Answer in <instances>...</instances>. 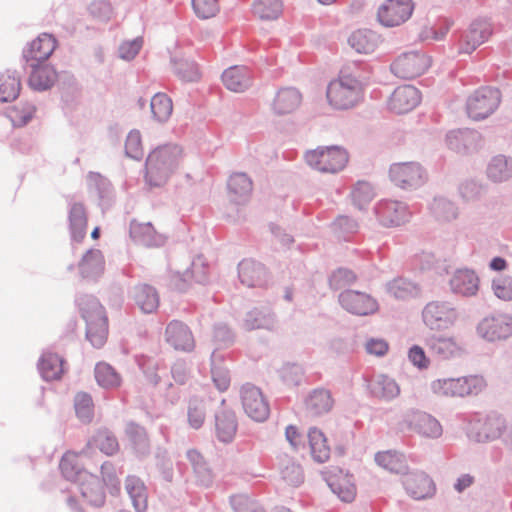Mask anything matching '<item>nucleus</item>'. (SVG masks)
Instances as JSON below:
<instances>
[{"instance_id":"obj_23","label":"nucleus","mask_w":512,"mask_h":512,"mask_svg":"<svg viewBox=\"0 0 512 512\" xmlns=\"http://www.w3.org/2000/svg\"><path fill=\"white\" fill-rule=\"evenodd\" d=\"M328 485L343 502H352L356 497V486L352 475L342 470L329 475Z\"/></svg>"},{"instance_id":"obj_7","label":"nucleus","mask_w":512,"mask_h":512,"mask_svg":"<svg viewBox=\"0 0 512 512\" xmlns=\"http://www.w3.org/2000/svg\"><path fill=\"white\" fill-rule=\"evenodd\" d=\"M390 180L403 189H416L427 181L425 169L417 162L394 163L389 169Z\"/></svg>"},{"instance_id":"obj_57","label":"nucleus","mask_w":512,"mask_h":512,"mask_svg":"<svg viewBox=\"0 0 512 512\" xmlns=\"http://www.w3.org/2000/svg\"><path fill=\"white\" fill-rule=\"evenodd\" d=\"M374 197L372 186L367 182H358L352 191V199L355 205L362 209Z\"/></svg>"},{"instance_id":"obj_50","label":"nucleus","mask_w":512,"mask_h":512,"mask_svg":"<svg viewBox=\"0 0 512 512\" xmlns=\"http://www.w3.org/2000/svg\"><path fill=\"white\" fill-rule=\"evenodd\" d=\"M95 378L98 384L105 388L118 387L121 382V378L114 368L104 362L96 365Z\"/></svg>"},{"instance_id":"obj_25","label":"nucleus","mask_w":512,"mask_h":512,"mask_svg":"<svg viewBox=\"0 0 512 512\" xmlns=\"http://www.w3.org/2000/svg\"><path fill=\"white\" fill-rule=\"evenodd\" d=\"M130 237L136 244L146 247L160 246L164 243V237L157 233L149 222L132 221L130 224Z\"/></svg>"},{"instance_id":"obj_12","label":"nucleus","mask_w":512,"mask_h":512,"mask_svg":"<svg viewBox=\"0 0 512 512\" xmlns=\"http://www.w3.org/2000/svg\"><path fill=\"white\" fill-rule=\"evenodd\" d=\"M456 318V310L447 303L431 302L423 311L424 322L431 329L447 328Z\"/></svg>"},{"instance_id":"obj_52","label":"nucleus","mask_w":512,"mask_h":512,"mask_svg":"<svg viewBox=\"0 0 512 512\" xmlns=\"http://www.w3.org/2000/svg\"><path fill=\"white\" fill-rule=\"evenodd\" d=\"M75 412L78 419L84 423H90L94 414L92 398L87 393H78L74 399Z\"/></svg>"},{"instance_id":"obj_54","label":"nucleus","mask_w":512,"mask_h":512,"mask_svg":"<svg viewBox=\"0 0 512 512\" xmlns=\"http://www.w3.org/2000/svg\"><path fill=\"white\" fill-rule=\"evenodd\" d=\"M192 7L196 16L201 19L215 17L220 10L218 0H192Z\"/></svg>"},{"instance_id":"obj_45","label":"nucleus","mask_w":512,"mask_h":512,"mask_svg":"<svg viewBox=\"0 0 512 512\" xmlns=\"http://www.w3.org/2000/svg\"><path fill=\"white\" fill-rule=\"evenodd\" d=\"M350 46L358 53L369 54L377 47L375 35L368 30H357L349 38Z\"/></svg>"},{"instance_id":"obj_30","label":"nucleus","mask_w":512,"mask_h":512,"mask_svg":"<svg viewBox=\"0 0 512 512\" xmlns=\"http://www.w3.org/2000/svg\"><path fill=\"white\" fill-rule=\"evenodd\" d=\"M229 196L236 204L245 203L252 193L253 185L250 178L244 173H235L228 181Z\"/></svg>"},{"instance_id":"obj_22","label":"nucleus","mask_w":512,"mask_h":512,"mask_svg":"<svg viewBox=\"0 0 512 512\" xmlns=\"http://www.w3.org/2000/svg\"><path fill=\"white\" fill-rule=\"evenodd\" d=\"M334 399L330 391L315 389L305 399L304 407L307 415L318 417L331 411Z\"/></svg>"},{"instance_id":"obj_60","label":"nucleus","mask_w":512,"mask_h":512,"mask_svg":"<svg viewBox=\"0 0 512 512\" xmlns=\"http://www.w3.org/2000/svg\"><path fill=\"white\" fill-rule=\"evenodd\" d=\"M493 290L495 295L502 300L512 299V280L499 277L493 281Z\"/></svg>"},{"instance_id":"obj_47","label":"nucleus","mask_w":512,"mask_h":512,"mask_svg":"<svg viewBox=\"0 0 512 512\" xmlns=\"http://www.w3.org/2000/svg\"><path fill=\"white\" fill-rule=\"evenodd\" d=\"M151 112L155 119L164 122L173 112L172 100L165 93H156L150 103Z\"/></svg>"},{"instance_id":"obj_15","label":"nucleus","mask_w":512,"mask_h":512,"mask_svg":"<svg viewBox=\"0 0 512 512\" xmlns=\"http://www.w3.org/2000/svg\"><path fill=\"white\" fill-rule=\"evenodd\" d=\"M56 46L57 41L51 34L42 33L29 43L23 52V56L30 66H35V63L46 61L52 55Z\"/></svg>"},{"instance_id":"obj_39","label":"nucleus","mask_w":512,"mask_h":512,"mask_svg":"<svg viewBox=\"0 0 512 512\" xmlns=\"http://www.w3.org/2000/svg\"><path fill=\"white\" fill-rule=\"evenodd\" d=\"M135 300L140 309L145 313H152L159 306V295L150 285L142 284L136 288Z\"/></svg>"},{"instance_id":"obj_28","label":"nucleus","mask_w":512,"mask_h":512,"mask_svg":"<svg viewBox=\"0 0 512 512\" xmlns=\"http://www.w3.org/2000/svg\"><path fill=\"white\" fill-rule=\"evenodd\" d=\"M69 229L72 239L81 242L87 233L88 215L82 203L75 202L71 205L69 214Z\"/></svg>"},{"instance_id":"obj_19","label":"nucleus","mask_w":512,"mask_h":512,"mask_svg":"<svg viewBox=\"0 0 512 512\" xmlns=\"http://www.w3.org/2000/svg\"><path fill=\"white\" fill-rule=\"evenodd\" d=\"M478 333L489 341L504 339L512 334V318L508 316L485 318L478 326Z\"/></svg>"},{"instance_id":"obj_32","label":"nucleus","mask_w":512,"mask_h":512,"mask_svg":"<svg viewBox=\"0 0 512 512\" xmlns=\"http://www.w3.org/2000/svg\"><path fill=\"white\" fill-rule=\"evenodd\" d=\"M32 72L29 77V85L34 90L49 89L57 80V73L55 69L47 64L40 65L35 63V66H30Z\"/></svg>"},{"instance_id":"obj_17","label":"nucleus","mask_w":512,"mask_h":512,"mask_svg":"<svg viewBox=\"0 0 512 512\" xmlns=\"http://www.w3.org/2000/svg\"><path fill=\"white\" fill-rule=\"evenodd\" d=\"M340 303L344 309L356 315H368L378 308L377 302L370 295L352 290L340 295Z\"/></svg>"},{"instance_id":"obj_59","label":"nucleus","mask_w":512,"mask_h":512,"mask_svg":"<svg viewBox=\"0 0 512 512\" xmlns=\"http://www.w3.org/2000/svg\"><path fill=\"white\" fill-rule=\"evenodd\" d=\"M207 268L201 260L194 261L191 268L183 274L186 282H203L206 279Z\"/></svg>"},{"instance_id":"obj_18","label":"nucleus","mask_w":512,"mask_h":512,"mask_svg":"<svg viewBox=\"0 0 512 512\" xmlns=\"http://www.w3.org/2000/svg\"><path fill=\"white\" fill-rule=\"evenodd\" d=\"M93 449H98L106 456H113L120 450V445L116 436L107 428L98 429L88 440L81 454L89 457Z\"/></svg>"},{"instance_id":"obj_16","label":"nucleus","mask_w":512,"mask_h":512,"mask_svg":"<svg viewBox=\"0 0 512 512\" xmlns=\"http://www.w3.org/2000/svg\"><path fill=\"white\" fill-rule=\"evenodd\" d=\"M421 101V95L417 88L411 85H403L394 90L388 106L396 114H404L413 110Z\"/></svg>"},{"instance_id":"obj_35","label":"nucleus","mask_w":512,"mask_h":512,"mask_svg":"<svg viewBox=\"0 0 512 512\" xmlns=\"http://www.w3.org/2000/svg\"><path fill=\"white\" fill-rule=\"evenodd\" d=\"M380 217L385 225L398 226L408 218L407 207L398 201H389L379 210Z\"/></svg>"},{"instance_id":"obj_9","label":"nucleus","mask_w":512,"mask_h":512,"mask_svg":"<svg viewBox=\"0 0 512 512\" xmlns=\"http://www.w3.org/2000/svg\"><path fill=\"white\" fill-rule=\"evenodd\" d=\"M414 10L411 0H385L378 8V21L385 27H395L405 23Z\"/></svg>"},{"instance_id":"obj_10","label":"nucleus","mask_w":512,"mask_h":512,"mask_svg":"<svg viewBox=\"0 0 512 512\" xmlns=\"http://www.w3.org/2000/svg\"><path fill=\"white\" fill-rule=\"evenodd\" d=\"M500 102L499 92L491 88L476 91L467 102V113L473 120H481L492 114Z\"/></svg>"},{"instance_id":"obj_58","label":"nucleus","mask_w":512,"mask_h":512,"mask_svg":"<svg viewBox=\"0 0 512 512\" xmlns=\"http://www.w3.org/2000/svg\"><path fill=\"white\" fill-rule=\"evenodd\" d=\"M282 478L287 484L297 486L303 481V472L301 467L294 462L287 463L281 470Z\"/></svg>"},{"instance_id":"obj_27","label":"nucleus","mask_w":512,"mask_h":512,"mask_svg":"<svg viewBox=\"0 0 512 512\" xmlns=\"http://www.w3.org/2000/svg\"><path fill=\"white\" fill-rule=\"evenodd\" d=\"M241 282L249 287L263 286L267 283L265 267L252 260H243L238 266Z\"/></svg>"},{"instance_id":"obj_20","label":"nucleus","mask_w":512,"mask_h":512,"mask_svg":"<svg viewBox=\"0 0 512 512\" xmlns=\"http://www.w3.org/2000/svg\"><path fill=\"white\" fill-rule=\"evenodd\" d=\"M403 485L408 494L415 499L431 497L435 492L433 480L424 472L406 474L403 478Z\"/></svg>"},{"instance_id":"obj_8","label":"nucleus","mask_w":512,"mask_h":512,"mask_svg":"<svg viewBox=\"0 0 512 512\" xmlns=\"http://www.w3.org/2000/svg\"><path fill=\"white\" fill-rule=\"evenodd\" d=\"M431 65L428 55L419 51L401 54L392 63L391 70L399 78L413 79L424 74Z\"/></svg>"},{"instance_id":"obj_21","label":"nucleus","mask_w":512,"mask_h":512,"mask_svg":"<svg viewBox=\"0 0 512 512\" xmlns=\"http://www.w3.org/2000/svg\"><path fill=\"white\" fill-rule=\"evenodd\" d=\"M491 33V26L488 22L476 21L472 23L460 42V52L472 53L477 47L488 40Z\"/></svg>"},{"instance_id":"obj_11","label":"nucleus","mask_w":512,"mask_h":512,"mask_svg":"<svg viewBox=\"0 0 512 512\" xmlns=\"http://www.w3.org/2000/svg\"><path fill=\"white\" fill-rule=\"evenodd\" d=\"M241 400L246 414L255 421H264L270 413L269 404L261 390L246 384L241 389Z\"/></svg>"},{"instance_id":"obj_31","label":"nucleus","mask_w":512,"mask_h":512,"mask_svg":"<svg viewBox=\"0 0 512 512\" xmlns=\"http://www.w3.org/2000/svg\"><path fill=\"white\" fill-rule=\"evenodd\" d=\"M225 87L233 92H243L251 83V75L246 67L233 66L222 74Z\"/></svg>"},{"instance_id":"obj_41","label":"nucleus","mask_w":512,"mask_h":512,"mask_svg":"<svg viewBox=\"0 0 512 512\" xmlns=\"http://www.w3.org/2000/svg\"><path fill=\"white\" fill-rule=\"evenodd\" d=\"M430 350L441 358H450L460 352V346L452 337L432 336L427 342Z\"/></svg>"},{"instance_id":"obj_53","label":"nucleus","mask_w":512,"mask_h":512,"mask_svg":"<svg viewBox=\"0 0 512 512\" xmlns=\"http://www.w3.org/2000/svg\"><path fill=\"white\" fill-rule=\"evenodd\" d=\"M188 423L193 429H199L205 422L206 413L204 405L197 399H192L188 404Z\"/></svg>"},{"instance_id":"obj_2","label":"nucleus","mask_w":512,"mask_h":512,"mask_svg":"<svg viewBox=\"0 0 512 512\" xmlns=\"http://www.w3.org/2000/svg\"><path fill=\"white\" fill-rule=\"evenodd\" d=\"M362 82L348 68H343L339 75L327 86L328 104L336 110H348L355 107L363 99Z\"/></svg>"},{"instance_id":"obj_37","label":"nucleus","mask_w":512,"mask_h":512,"mask_svg":"<svg viewBox=\"0 0 512 512\" xmlns=\"http://www.w3.org/2000/svg\"><path fill=\"white\" fill-rule=\"evenodd\" d=\"M126 490L137 512H145L148 507V495L144 483L134 476L126 479Z\"/></svg>"},{"instance_id":"obj_1","label":"nucleus","mask_w":512,"mask_h":512,"mask_svg":"<svg viewBox=\"0 0 512 512\" xmlns=\"http://www.w3.org/2000/svg\"><path fill=\"white\" fill-rule=\"evenodd\" d=\"M81 452H66L60 461V470L63 476L79 484L82 496L93 505L104 502V494L98 478L87 472L81 462Z\"/></svg>"},{"instance_id":"obj_6","label":"nucleus","mask_w":512,"mask_h":512,"mask_svg":"<svg viewBox=\"0 0 512 512\" xmlns=\"http://www.w3.org/2000/svg\"><path fill=\"white\" fill-rule=\"evenodd\" d=\"M305 161L311 168L320 173L335 174L346 167L349 155L340 146H320L307 151Z\"/></svg>"},{"instance_id":"obj_61","label":"nucleus","mask_w":512,"mask_h":512,"mask_svg":"<svg viewBox=\"0 0 512 512\" xmlns=\"http://www.w3.org/2000/svg\"><path fill=\"white\" fill-rule=\"evenodd\" d=\"M365 349L368 354L381 357L388 352L389 344L384 339L371 338L367 340Z\"/></svg>"},{"instance_id":"obj_46","label":"nucleus","mask_w":512,"mask_h":512,"mask_svg":"<svg viewBox=\"0 0 512 512\" xmlns=\"http://www.w3.org/2000/svg\"><path fill=\"white\" fill-rule=\"evenodd\" d=\"M375 460L379 466L393 473H400L406 469L405 457L395 451L379 452Z\"/></svg>"},{"instance_id":"obj_5","label":"nucleus","mask_w":512,"mask_h":512,"mask_svg":"<svg viewBox=\"0 0 512 512\" xmlns=\"http://www.w3.org/2000/svg\"><path fill=\"white\" fill-rule=\"evenodd\" d=\"M487 384L482 376L469 375L443 378L431 382V391L440 397H469L482 393Z\"/></svg>"},{"instance_id":"obj_48","label":"nucleus","mask_w":512,"mask_h":512,"mask_svg":"<svg viewBox=\"0 0 512 512\" xmlns=\"http://www.w3.org/2000/svg\"><path fill=\"white\" fill-rule=\"evenodd\" d=\"M35 112V107L28 102H19L10 107L7 111V116L15 127H22L26 125Z\"/></svg>"},{"instance_id":"obj_63","label":"nucleus","mask_w":512,"mask_h":512,"mask_svg":"<svg viewBox=\"0 0 512 512\" xmlns=\"http://www.w3.org/2000/svg\"><path fill=\"white\" fill-rule=\"evenodd\" d=\"M141 46L142 41L139 39L122 43L119 47L120 57L125 60L133 59L139 53Z\"/></svg>"},{"instance_id":"obj_49","label":"nucleus","mask_w":512,"mask_h":512,"mask_svg":"<svg viewBox=\"0 0 512 512\" xmlns=\"http://www.w3.org/2000/svg\"><path fill=\"white\" fill-rule=\"evenodd\" d=\"M80 271L84 277L99 274L103 270V257L99 250L88 251L79 264Z\"/></svg>"},{"instance_id":"obj_42","label":"nucleus","mask_w":512,"mask_h":512,"mask_svg":"<svg viewBox=\"0 0 512 512\" xmlns=\"http://www.w3.org/2000/svg\"><path fill=\"white\" fill-rule=\"evenodd\" d=\"M487 175L495 182L509 179L512 176V160L502 155L494 157L487 167Z\"/></svg>"},{"instance_id":"obj_3","label":"nucleus","mask_w":512,"mask_h":512,"mask_svg":"<svg viewBox=\"0 0 512 512\" xmlns=\"http://www.w3.org/2000/svg\"><path fill=\"white\" fill-rule=\"evenodd\" d=\"M178 145H164L154 149L146 160V181L150 186H162L178 169L182 160Z\"/></svg>"},{"instance_id":"obj_29","label":"nucleus","mask_w":512,"mask_h":512,"mask_svg":"<svg viewBox=\"0 0 512 512\" xmlns=\"http://www.w3.org/2000/svg\"><path fill=\"white\" fill-rule=\"evenodd\" d=\"M450 285L455 293L463 296L475 295L479 288V278L468 269H461L454 273Z\"/></svg>"},{"instance_id":"obj_43","label":"nucleus","mask_w":512,"mask_h":512,"mask_svg":"<svg viewBox=\"0 0 512 512\" xmlns=\"http://www.w3.org/2000/svg\"><path fill=\"white\" fill-rule=\"evenodd\" d=\"M124 433L135 451L144 453L148 450L149 439L144 427L135 422H128Z\"/></svg>"},{"instance_id":"obj_55","label":"nucleus","mask_w":512,"mask_h":512,"mask_svg":"<svg viewBox=\"0 0 512 512\" xmlns=\"http://www.w3.org/2000/svg\"><path fill=\"white\" fill-rule=\"evenodd\" d=\"M125 153L132 159L139 160L143 157V145L141 134L137 130L129 132L125 142Z\"/></svg>"},{"instance_id":"obj_56","label":"nucleus","mask_w":512,"mask_h":512,"mask_svg":"<svg viewBox=\"0 0 512 512\" xmlns=\"http://www.w3.org/2000/svg\"><path fill=\"white\" fill-rule=\"evenodd\" d=\"M211 374L212 380L219 391L224 392L229 388V372L224 366L216 363L215 354L212 355Z\"/></svg>"},{"instance_id":"obj_44","label":"nucleus","mask_w":512,"mask_h":512,"mask_svg":"<svg viewBox=\"0 0 512 512\" xmlns=\"http://www.w3.org/2000/svg\"><path fill=\"white\" fill-rule=\"evenodd\" d=\"M387 292L396 299L405 300L417 296L420 289L407 279L396 278L387 285Z\"/></svg>"},{"instance_id":"obj_51","label":"nucleus","mask_w":512,"mask_h":512,"mask_svg":"<svg viewBox=\"0 0 512 512\" xmlns=\"http://www.w3.org/2000/svg\"><path fill=\"white\" fill-rule=\"evenodd\" d=\"M21 88L20 79L9 73L0 76V101L8 102L17 98Z\"/></svg>"},{"instance_id":"obj_13","label":"nucleus","mask_w":512,"mask_h":512,"mask_svg":"<svg viewBox=\"0 0 512 512\" xmlns=\"http://www.w3.org/2000/svg\"><path fill=\"white\" fill-rule=\"evenodd\" d=\"M165 341L177 351L190 352L195 348L192 331L179 320L168 323L165 329Z\"/></svg>"},{"instance_id":"obj_34","label":"nucleus","mask_w":512,"mask_h":512,"mask_svg":"<svg viewBox=\"0 0 512 512\" xmlns=\"http://www.w3.org/2000/svg\"><path fill=\"white\" fill-rule=\"evenodd\" d=\"M63 359L52 352H46L40 358L38 367L42 377L47 381L58 380L64 373Z\"/></svg>"},{"instance_id":"obj_38","label":"nucleus","mask_w":512,"mask_h":512,"mask_svg":"<svg viewBox=\"0 0 512 512\" xmlns=\"http://www.w3.org/2000/svg\"><path fill=\"white\" fill-rule=\"evenodd\" d=\"M254 16L261 20L270 21L280 17L283 11L281 0H255L252 5Z\"/></svg>"},{"instance_id":"obj_64","label":"nucleus","mask_w":512,"mask_h":512,"mask_svg":"<svg viewBox=\"0 0 512 512\" xmlns=\"http://www.w3.org/2000/svg\"><path fill=\"white\" fill-rule=\"evenodd\" d=\"M408 357L413 365L420 369H425L429 366V359L426 357L424 350L418 345H414L410 348Z\"/></svg>"},{"instance_id":"obj_62","label":"nucleus","mask_w":512,"mask_h":512,"mask_svg":"<svg viewBox=\"0 0 512 512\" xmlns=\"http://www.w3.org/2000/svg\"><path fill=\"white\" fill-rule=\"evenodd\" d=\"M177 73L185 81H195L199 78V70L193 62H180L177 65Z\"/></svg>"},{"instance_id":"obj_40","label":"nucleus","mask_w":512,"mask_h":512,"mask_svg":"<svg viewBox=\"0 0 512 512\" xmlns=\"http://www.w3.org/2000/svg\"><path fill=\"white\" fill-rule=\"evenodd\" d=\"M216 434L220 441L230 442L237 431L235 415L230 412L222 411L216 416Z\"/></svg>"},{"instance_id":"obj_26","label":"nucleus","mask_w":512,"mask_h":512,"mask_svg":"<svg viewBox=\"0 0 512 512\" xmlns=\"http://www.w3.org/2000/svg\"><path fill=\"white\" fill-rule=\"evenodd\" d=\"M369 389L374 397L386 401L395 399L401 392L397 381L386 374H378L373 377Z\"/></svg>"},{"instance_id":"obj_14","label":"nucleus","mask_w":512,"mask_h":512,"mask_svg":"<svg viewBox=\"0 0 512 512\" xmlns=\"http://www.w3.org/2000/svg\"><path fill=\"white\" fill-rule=\"evenodd\" d=\"M408 431L417 433L423 437L437 438L442 434L440 423L431 415L424 412H411L404 420Z\"/></svg>"},{"instance_id":"obj_24","label":"nucleus","mask_w":512,"mask_h":512,"mask_svg":"<svg viewBox=\"0 0 512 512\" xmlns=\"http://www.w3.org/2000/svg\"><path fill=\"white\" fill-rule=\"evenodd\" d=\"M475 429L478 441H488L502 437L507 425L503 417L493 414L479 421Z\"/></svg>"},{"instance_id":"obj_33","label":"nucleus","mask_w":512,"mask_h":512,"mask_svg":"<svg viewBox=\"0 0 512 512\" xmlns=\"http://www.w3.org/2000/svg\"><path fill=\"white\" fill-rule=\"evenodd\" d=\"M302 96L293 88L280 89L273 102V109L277 114H288L295 111L301 104Z\"/></svg>"},{"instance_id":"obj_4","label":"nucleus","mask_w":512,"mask_h":512,"mask_svg":"<svg viewBox=\"0 0 512 512\" xmlns=\"http://www.w3.org/2000/svg\"><path fill=\"white\" fill-rule=\"evenodd\" d=\"M82 318L86 323V337L96 347H102L108 338V318L100 302L91 297L80 301Z\"/></svg>"},{"instance_id":"obj_36","label":"nucleus","mask_w":512,"mask_h":512,"mask_svg":"<svg viewBox=\"0 0 512 512\" xmlns=\"http://www.w3.org/2000/svg\"><path fill=\"white\" fill-rule=\"evenodd\" d=\"M308 440L313 459L319 463L326 462L330 457V446L323 432L317 428L310 429Z\"/></svg>"}]
</instances>
